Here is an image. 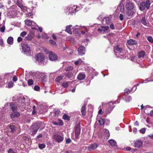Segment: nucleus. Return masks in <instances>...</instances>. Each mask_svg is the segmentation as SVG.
Listing matches in <instances>:
<instances>
[{
	"instance_id": "f257e3e1",
	"label": "nucleus",
	"mask_w": 153,
	"mask_h": 153,
	"mask_svg": "<svg viewBox=\"0 0 153 153\" xmlns=\"http://www.w3.org/2000/svg\"><path fill=\"white\" fill-rule=\"evenodd\" d=\"M150 1L147 0L146 2H142L141 3L139 6V9L141 11L143 10L146 8L148 10L149 9L150 6Z\"/></svg>"
},
{
	"instance_id": "f03ea898",
	"label": "nucleus",
	"mask_w": 153,
	"mask_h": 153,
	"mask_svg": "<svg viewBox=\"0 0 153 153\" xmlns=\"http://www.w3.org/2000/svg\"><path fill=\"white\" fill-rule=\"evenodd\" d=\"M107 109L106 110V114H109L114 107V103L111 102H108L106 105Z\"/></svg>"
},
{
	"instance_id": "7ed1b4c3",
	"label": "nucleus",
	"mask_w": 153,
	"mask_h": 153,
	"mask_svg": "<svg viewBox=\"0 0 153 153\" xmlns=\"http://www.w3.org/2000/svg\"><path fill=\"white\" fill-rule=\"evenodd\" d=\"M21 46L25 52H28L30 51V46L26 43L23 42L21 43Z\"/></svg>"
},
{
	"instance_id": "20e7f679",
	"label": "nucleus",
	"mask_w": 153,
	"mask_h": 153,
	"mask_svg": "<svg viewBox=\"0 0 153 153\" xmlns=\"http://www.w3.org/2000/svg\"><path fill=\"white\" fill-rule=\"evenodd\" d=\"M53 138L56 142L58 143H60L63 140L64 137L63 135L61 136L58 134H56L54 135Z\"/></svg>"
},
{
	"instance_id": "39448f33",
	"label": "nucleus",
	"mask_w": 153,
	"mask_h": 153,
	"mask_svg": "<svg viewBox=\"0 0 153 153\" xmlns=\"http://www.w3.org/2000/svg\"><path fill=\"white\" fill-rule=\"evenodd\" d=\"M134 10H127L126 13H124V18L127 19H130L132 18L134 13Z\"/></svg>"
},
{
	"instance_id": "423d86ee",
	"label": "nucleus",
	"mask_w": 153,
	"mask_h": 153,
	"mask_svg": "<svg viewBox=\"0 0 153 153\" xmlns=\"http://www.w3.org/2000/svg\"><path fill=\"white\" fill-rule=\"evenodd\" d=\"M125 7L126 10H134L135 7L133 3L131 1L128 2Z\"/></svg>"
},
{
	"instance_id": "0eeeda50",
	"label": "nucleus",
	"mask_w": 153,
	"mask_h": 153,
	"mask_svg": "<svg viewBox=\"0 0 153 153\" xmlns=\"http://www.w3.org/2000/svg\"><path fill=\"white\" fill-rule=\"evenodd\" d=\"M48 53L49 59L51 61H55L57 59V56L54 52L49 51Z\"/></svg>"
},
{
	"instance_id": "6e6552de",
	"label": "nucleus",
	"mask_w": 153,
	"mask_h": 153,
	"mask_svg": "<svg viewBox=\"0 0 153 153\" xmlns=\"http://www.w3.org/2000/svg\"><path fill=\"white\" fill-rule=\"evenodd\" d=\"M80 125L78 124L76 126L75 128V134L76 138L77 139L79 138V136L80 134Z\"/></svg>"
},
{
	"instance_id": "1a4fd4ad",
	"label": "nucleus",
	"mask_w": 153,
	"mask_h": 153,
	"mask_svg": "<svg viewBox=\"0 0 153 153\" xmlns=\"http://www.w3.org/2000/svg\"><path fill=\"white\" fill-rule=\"evenodd\" d=\"M44 59L43 55L41 53H38L36 56V59L39 63L41 62Z\"/></svg>"
},
{
	"instance_id": "9d476101",
	"label": "nucleus",
	"mask_w": 153,
	"mask_h": 153,
	"mask_svg": "<svg viewBox=\"0 0 153 153\" xmlns=\"http://www.w3.org/2000/svg\"><path fill=\"white\" fill-rule=\"evenodd\" d=\"M134 146L135 147L139 148L142 146L143 145V143L142 141L139 140H137L133 142Z\"/></svg>"
},
{
	"instance_id": "9b49d317",
	"label": "nucleus",
	"mask_w": 153,
	"mask_h": 153,
	"mask_svg": "<svg viewBox=\"0 0 153 153\" xmlns=\"http://www.w3.org/2000/svg\"><path fill=\"white\" fill-rule=\"evenodd\" d=\"M78 51L79 54L82 56L85 54V48L83 46H81L79 48Z\"/></svg>"
},
{
	"instance_id": "f8f14e48",
	"label": "nucleus",
	"mask_w": 153,
	"mask_h": 153,
	"mask_svg": "<svg viewBox=\"0 0 153 153\" xmlns=\"http://www.w3.org/2000/svg\"><path fill=\"white\" fill-rule=\"evenodd\" d=\"M25 21V24L29 26H36V25L34 21L26 19Z\"/></svg>"
},
{
	"instance_id": "ddd939ff",
	"label": "nucleus",
	"mask_w": 153,
	"mask_h": 153,
	"mask_svg": "<svg viewBox=\"0 0 153 153\" xmlns=\"http://www.w3.org/2000/svg\"><path fill=\"white\" fill-rule=\"evenodd\" d=\"M108 142L109 145L112 147L115 148L117 146L116 141L114 140H108Z\"/></svg>"
},
{
	"instance_id": "4468645a",
	"label": "nucleus",
	"mask_w": 153,
	"mask_h": 153,
	"mask_svg": "<svg viewBox=\"0 0 153 153\" xmlns=\"http://www.w3.org/2000/svg\"><path fill=\"white\" fill-rule=\"evenodd\" d=\"M85 77V74L83 72L79 74L77 77V79L79 80H83Z\"/></svg>"
},
{
	"instance_id": "2eb2a0df",
	"label": "nucleus",
	"mask_w": 153,
	"mask_h": 153,
	"mask_svg": "<svg viewBox=\"0 0 153 153\" xmlns=\"http://www.w3.org/2000/svg\"><path fill=\"white\" fill-rule=\"evenodd\" d=\"M114 51L116 53H121L123 51L122 48L120 47L118 45H117L115 47L114 49Z\"/></svg>"
},
{
	"instance_id": "dca6fc26",
	"label": "nucleus",
	"mask_w": 153,
	"mask_h": 153,
	"mask_svg": "<svg viewBox=\"0 0 153 153\" xmlns=\"http://www.w3.org/2000/svg\"><path fill=\"white\" fill-rule=\"evenodd\" d=\"M10 108L12 109L13 111H16L17 110V107L13 102H11L9 105Z\"/></svg>"
},
{
	"instance_id": "f3484780",
	"label": "nucleus",
	"mask_w": 153,
	"mask_h": 153,
	"mask_svg": "<svg viewBox=\"0 0 153 153\" xmlns=\"http://www.w3.org/2000/svg\"><path fill=\"white\" fill-rule=\"evenodd\" d=\"M34 34L32 33H30L26 37V39L28 41L31 40L33 38Z\"/></svg>"
},
{
	"instance_id": "a211bd4d",
	"label": "nucleus",
	"mask_w": 153,
	"mask_h": 153,
	"mask_svg": "<svg viewBox=\"0 0 153 153\" xmlns=\"http://www.w3.org/2000/svg\"><path fill=\"white\" fill-rule=\"evenodd\" d=\"M98 146V144L94 143L92 144L91 146L89 147L88 150L89 151H91L92 150L95 149Z\"/></svg>"
},
{
	"instance_id": "6ab92c4d",
	"label": "nucleus",
	"mask_w": 153,
	"mask_h": 153,
	"mask_svg": "<svg viewBox=\"0 0 153 153\" xmlns=\"http://www.w3.org/2000/svg\"><path fill=\"white\" fill-rule=\"evenodd\" d=\"M118 8L120 9V11L123 13L124 11V4L123 3H121L118 6Z\"/></svg>"
},
{
	"instance_id": "aec40b11",
	"label": "nucleus",
	"mask_w": 153,
	"mask_h": 153,
	"mask_svg": "<svg viewBox=\"0 0 153 153\" xmlns=\"http://www.w3.org/2000/svg\"><path fill=\"white\" fill-rule=\"evenodd\" d=\"M128 44L129 45H132L136 44L137 42L135 40L130 39L127 41Z\"/></svg>"
},
{
	"instance_id": "412c9836",
	"label": "nucleus",
	"mask_w": 153,
	"mask_h": 153,
	"mask_svg": "<svg viewBox=\"0 0 153 153\" xmlns=\"http://www.w3.org/2000/svg\"><path fill=\"white\" fill-rule=\"evenodd\" d=\"M81 112L83 115H85L86 114V107L85 105L82 106L81 109Z\"/></svg>"
},
{
	"instance_id": "4be33fe9",
	"label": "nucleus",
	"mask_w": 153,
	"mask_h": 153,
	"mask_svg": "<svg viewBox=\"0 0 153 153\" xmlns=\"http://www.w3.org/2000/svg\"><path fill=\"white\" fill-rule=\"evenodd\" d=\"M72 26V25H70L66 27L65 29V31H67L69 34H71L72 33V32L71 31V27Z\"/></svg>"
},
{
	"instance_id": "5701e85b",
	"label": "nucleus",
	"mask_w": 153,
	"mask_h": 153,
	"mask_svg": "<svg viewBox=\"0 0 153 153\" xmlns=\"http://www.w3.org/2000/svg\"><path fill=\"white\" fill-rule=\"evenodd\" d=\"M145 52L143 51L140 52L138 53V56L140 58H143L145 55Z\"/></svg>"
},
{
	"instance_id": "b1692460",
	"label": "nucleus",
	"mask_w": 153,
	"mask_h": 153,
	"mask_svg": "<svg viewBox=\"0 0 153 153\" xmlns=\"http://www.w3.org/2000/svg\"><path fill=\"white\" fill-rule=\"evenodd\" d=\"M7 42L9 44H12L13 43V38L12 37H8L7 40Z\"/></svg>"
},
{
	"instance_id": "393cba45",
	"label": "nucleus",
	"mask_w": 153,
	"mask_h": 153,
	"mask_svg": "<svg viewBox=\"0 0 153 153\" xmlns=\"http://www.w3.org/2000/svg\"><path fill=\"white\" fill-rule=\"evenodd\" d=\"M9 128L10 130V131L11 132H14L16 130V127L13 125L10 126Z\"/></svg>"
},
{
	"instance_id": "a878e982",
	"label": "nucleus",
	"mask_w": 153,
	"mask_h": 153,
	"mask_svg": "<svg viewBox=\"0 0 153 153\" xmlns=\"http://www.w3.org/2000/svg\"><path fill=\"white\" fill-rule=\"evenodd\" d=\"M98 30L99 31H100L101 33H104L105 31V27L102 26L101 27V28L98 29Z\"/></svg>"
},
{
	"instance_id": "bb28decb",
	"label": "nucleus",
	"mask_w": 153,
	"mask_h": 153,
	"mask_svg": "<svg viewBox=\"0 0 153 153\" xmlns=\"http://www.w3.org/2000/svg\"><path fill=\"white\" fill-rule=\"evenodd\" d=\"M39 128V127L38 126H37L36 127V129H34V128L33 129V132L32 134V135H35L36 134V133L38 131V129Z\"/></svg>"
},
{
	"instance_id": "cd10ccee",
	"label": "nucleus",
	"mask_w": 153,
	"mask_h": 153,
	"mask_svg": "<svg viewBox=\"0 0 153 153\" xmlns=\"http://www.w3.org/2000/svg\"><path fill=\"white\" fill-rule=\"evenodd\" d=\"M82 62V60L81 59H78L77 61L74 62V64L76 65H80Z\"/></svg>"
},
{
	"instance_id": "c85d7f7f",
	"label": "nucleus",
	"mask_w": 153,
	"mask_h": 153,
	"mask_svg": "<svg viewBox=\"0 0 153 153\" xmlns=\"http://www.w3.org/2000/svg\"><path fill=\"white\" fill-rule=\"evenodd\" d=\"M98 121L101 125H102L104 124L105 120L104 119H100Z\"/></svg>"
},
{
	"instance_id": "c756f323",
	"label": "nucleus",
	"mask_w": 153,
	"mask_h": 153,
	"mask_svg": "<svg viewBox=\"0 0 153 153\" xmlns=\"http://www.w3.org/2000/svg\"><path fill=\"white\" fill-rule=\"evenodd\" d=\"M74 67L72 66H69L65 68L66 71H69L73 70Z\"/></svg>"
},
{
	"instance_id": "7c9ffc66",
	"label": "nucleus",
	"mask_w": 153,
	"mask_h": 153,
	"mask_svg": "<svg viewBox=\"0 0 153 153\" xmlns=\"http://www.w3.org/2000/svg\"><path fill=\"white\" fill-rule=\"evenodd\" d=\"M66 74V76L69 78H71L73 76V74L71 72L68 73Z\"/></svg>"
},
{
	"instance_id": "2f4dec72",
	"label": "nucleus",
	"mask_w": 153,
	"mask_h": 153,
	"mask_svg": "<svg viewBox=\"0 0 153 153\" xmlns=\"http://www.w3.org/2000/svg\"><path fill=\"white\" fill-rule=\"evenodd\" d=\"M141 22L144 25H146V23L145 20V17L144 16L143 17L142 19L141 20Z\"/></svg>"
},
{
	"instance_id": "473e14b6",
	"label": "nucleus",
	"mask_w": 153,
	"mask_h": 153,
	"mask_svg": "<svg viewBox=\"0 0 153 153\" xmlns=\"http://www.w3.org/2000/svg\"><path fill=\"white\" fill-rule=\"evenodd\" d=\"M63 118L66 120H69V118L68 116L66 114H64L62 116Z\"/></svg>"
},
{
	"instance_id": "72a5a7b5",
	"label": "nucleus",
	"mask_w": 153,
	"mask_h": 153,
	"mask_svg": "<svg viewBox=\"0 0 153 153\" xmlns=\"http://www.w3.org/2000/svg\"><path fill=\"white\" fill-rule=\"evenodd\" d=\"M27 83L29 85H32L33 83V81L31 79H29L27 80Z\"/></svg>"
},
{
	"instance_id": "f704fd0d",
	"label": "nucleus",
	"mask_w": 153,
	"mask_h": 153,
	"mask_svg": "<svg viewBox=\"0 0 153 153\" xmlns=\"http://www.w3.org/2000/svg\"><path fill=\"white\" fill-rule=\"evenodd\" d=\"M106 138L108 139L110 135V133L109 131L107 129H106Z\"/></svg>"
},
{
	"instance_id": "c9c22d12",
	"label": "nucleus",
	"mask_w": 153,
	"mask_h": 153,
	"mask_svg": "<svg viewBox=\"0 0 153 153\" xmlns=\"http://www.w3.org/2000/svg\"><path fill=\"white\" fill-rule=\"evenodd\" d=\"M45 147V145L44 144H39V147L40 149H42Z\"/></svg>"
},
{
	"instance_id": "e433bc0d",
	"label": "nucleus",
	"mask_w": 153,
	"mask_h": 153,
	"mask_svg": "<svg viewBox=\"0 0 153 153\" xmlns=\"http://www.w3.org/2000/svg\"><path fill=\"white\" fill-rule=\"evenodd\" d=\"M60 111L58 110H55L54 111V115L55 116H58L60 114Z\"/></svg>"
},
{
	"instance_id": "4c0bfd02",
	"label": "nucleus",
	"mask_w": 153,
	"mask_h": 153,
	"mask_svg": "<svg viewBox=\"0 0 153 153\" xmlns=\"http://www.w3.org/2000/svg\"><path fill=\"white\" fill-rule=\"evenodd\" d=\"M63 76H61L56 77L55 79V81L56 82H59L60 80L62 79Z\"/></svg>"
},
{
	"instance_id": "58836bf2",
	"label": "nucleus",
	"mask_w": 153,
	"mask_h": 153,
	"mask_svg": "<svg viewBox=\"0 0 153 153\" xmlns=\"http://www.w3.org/2000/svg\"><path fill=\"white\" fill-rule=\"evenodd\" d=\"M62 85L64 88H66L68 86V82H64L62 84Z\"/></svg>"
},
{
	"instance_id": "ea45409f",
	"label": "nucleus",
	"mask_w": 153,
	"mask_h": 153,
	"mask_svg": "<svg viewBox=\"0 0 153 153\" xmlns=\"http://www.w3.org/2000/svg\"><path fill=\"white\" fill-rule=\"evenodd\" d=\"M147 39L149 42L151 43H153V38L151 36H148Z\"/></svg>"
},
{
	"instance_id": "a19ab883",
	"label": "nucleus",
	"mask_w": 153,
	"mask_h": 153,
	"mask_svg": "<svg viewBox=\"0 0 153 153\" xmlns=\"http://www.w3.org/2000/svg\"><path fill=\"white\" fill-rule=\"evenodd\" d=\"M13 83L12 82H10L8 83V86L9 88H12L13 86Z\"/></svg>"
},
{
	"instance_id": "79ce46f5",
	"label": "nucleus",
	"mask_w": 153,
	"mask_h": 153,
	"mask_svg": "<svg viewBox=\"0 0 153 153\" xmlns=\"http://www.w3.org/2000/svg\"><path fill=\"white\" fill-rule=\"evenodd\" d=\"M132 98L130 96H128L126 97V100L127 102H129L131 100Z\"/></svg>"
},
{
	"instance_id": "37998d69",
	"label": "nucleus",
	"mask_w": 153,
	"mask_h": 153,
	"mask_svg": "<svg viewBox=\"0 0 153 153\" xmlns=\"http://www.w3.org/2000/svg\"><path fill=\"white\" fill-rule=\"evenodd\" d=\"M13 114L15 117H18L20 116V114L17 112H13Z\"/></svg>"
},
{
	"instance_id": "c03bdc74",
	"label": "nucleus",
	"mask_w": 153,
	"mask_h": 153,
	"mask_svg": "<svg viewBox=\"0 0 153 153\" xmlns=\"http://www.w3.org/2000/svg\"><path fill=\"white\" fill-rule=\"evenodd\" d=\"M130 92V91L129 89H126L124 91V94L125 95H127Z\"/></svg>"
},
{
	"instance_id": "a18cd8bd",
	"label": "nucleus",
	"mask_w": 153,
	"mask_h": 153,
	"mask_svg": "<svg viewBox=\"0 0 153 153\" xmlns=\"http://www.w3.org/2000/svg\"><path fill=\"white\" fill-rule=\"evenodd\" d=\"M49 43L53 45H56V42L55 41H54L53 40L50 39L49 40Z\"/></svg>"
},
{
	"instance_id": "49530a36",
	"label": "nucleus",
	"mask_w": 153,
	"mask_h": 153,
	"mask_svg": "<svg viewBox=\"0 0 153 153\" xmlns=\"http://www.w3.org/2000/svg\"><path fill=\"white\" fill-rule=\"evenodd\" d=\"M27 35V32L25 31H23L20 34V36L22 37H24Z\"/></svg>"
},
{
	"instance_id": "de8ad7c7",
	"label": "nucleus",
	"mask_w": 153,
	"mask_h": 153,
	"mask_svg": "<svg viewBox=\"0 0 153 153\" xmlns=\"http://www.w3.org/2000/svg\"><path fill=\"white\" fill-rule=\"evenodd\" d=\"M34 90L36 91H39L40 89V87L38 85H35L34 88Z\"/></svg>"
},
{
	"instance_id": "09e8293b",
	"label": "nucleus",
	"mask_w": 153,
	"mask_h": 153,
	"mask_svg": "<svg viewBox=\"0 0 153 153\" xmlns=\"http://www.w3.org/2000/svg\"><path fill=\"white\" fill-rule=\"evenodd\" d=\"M146 130V129L145 128H143L141 129L140 130V132L142 134H144L145 133Z\"/></svg>"
},
{
	"instance_id": "8fccbe9b",
	"label": "nucleus",
	"mask_w": 153,
	"mask_h": 153,
	"mask_svg": "<svg viewBox=\"0 0 153 153\" xmlns=\"http://www.w3.org/2000/svg\"><path fill=\"white\" fill-rule=\"evenodd\" d=\"M5 30V27L4 26L2 27L0 29V31L1 32L3 33L4 32Z\"/></svg>"
},
{
	"instance_id": "3c124183",
	"label": "nucleus",
	"mask_w": 153,
	"mask_h": 153,
	"mask_svg": "<svg viewBox=\"0 0 153 153\" xmlns=\"http://www.w3.org/2000/svg\"><path fill=\"white\" fill-rule=\"evenodd\" d=\"M71 140L70 138L67 139L66 140V144H69L71 142Z\"/></svg>"
},
{
	"instance_id": "603ef678",
	"label": "nucleus",
	"mask_w": 153,
	"mask_h": 153,
	"mask_svg": "<svg viewBox=\"0 0 153 153\" xmlns=\"http://www.w3.org/2000/svg\"><path fill=\"white\" fill-rule=\"evenodd\" d=\"M4 82L1 79V76H0V86H1L4 84Z\"/></svg>"
},
{
	"instance_id": "864d4df0",
	"label": "nucleus",
	"mask_w": 153,
	"mask_h": 153,
	"mask_svg": "<svg viewBox=\"0 0 153 153\" xmlns=\"http://www.w3.org/2000/svg\"><path fill=\"white\" fill-rule=\"evenodd\" d=\"M17 80V78L16 76H14L13 78V80L14 82H16Z\"/></svg>"
},
{
	"instance_id": "5fc2aeb1",
	"label": "nucleus",
	"mask_w": 153,
	"mask_h": 153,
	"mask_svg": "<svg viewBox=\"0 0 153 153\" xmlns=\"http://www.w3.org/2000/svg\"><path fill=\"white\" fill-rule=\"evenodd\" d=\"M124 17H124L123 16V15L122 14H120V15L119 18H120V19L121 20V21L123 20V19Z\"/></svg>"
},
{
	"instance_id": "6e6d98bb",
	"label": "nucleus",
	"mask_w": 153,
	"mask_h": 153,
	"mask_svg": "<svg viewBox=\"0 0 153 153\" xmlns=\"http://www.w3.org/2000/svg\"><path fill=\"white\" fill-rule=\"evenodd\" d=\"M76 12V10L75 9H73V10L71 11L68 14V15H72V13H75Z\"/></svg>"
},
{
	"instance_id": "4d7b16f0",
	"label": "nucleus",
	"mask_w": 153,
	"mask_h": 153,
	"mask_svg": "<svg viewBox=\"0 0 153 153\" xmlns=\"http://www.w3.org/2000/svg\"><path fill=\"white\" fill-rule=\"evenodd\" d=\"M59 123H58V125L60 126H62L63 125V123L62 121L61 120H59Z\"/></svg>"
},
{
	"instance_id": "13d9d810",
	"label": "nucleus",
	"mask_w": 153,
	"mask_h": 153,
	"mask_svg": "<svg viewBox=\"0 0 153 153\" xmlns=\"http://www.w3.org/2000/svg\"><path fill=\"white\" fill-rule=\"evenodd\" d=\"M22 40V38L21 37H18L17 39V41L18 42H19Z\"/></svg>"
},
{
	"instance_id": "bf43d9fd",
	"label": "nucleus",
	"mask_w": 153,
	"mask_h": 153,
	"mask_svg": "<svg viewBox=\"0 0 153 153\" xmlns=\"http://www.w3.org/2000/svg\"><path fill=\"white\" fill-rule=\"evenodd\" d=\"M8 153H15L13 151L12 149H10L8 151Z\"/></svg>"
},
{
	"instance_id": "052dcab7",
	"label": "nucleus",
	"mask_w": 153,
	"mask_h": 153,
	"mask_svg": "<svg viewBox=\"0 0 153 153\" xmlns=\"http://www.w3.org/2000/svg\"><path fill=\"white\" fill-rule=\"evenodd\" d=\"M110 27L111 29H114V25H113V24L112 23L110 25Z\"/></svg>"
},
{
	"instance_id": "680f3d73",
	"label": "nucleus",
	"mask_w": 153,
	"mask_h": 153,
	"mask_svg": "<svg viewBox=\"0 0 153 153\" xmlns=\"http://www.w3.org/2000/svg\"><path fill=\"white\" fill-rule=\"evenodd\" d=\"M148 136L151 139L153 140V133L150 134L148 135Z\"/></svg>"
},
{
	"instance_id": "e2e57ef3",
	"label": "nucleus",
	"mask_w": 153,
	"mask_h": 153,
	"mask_svg": "<svg viewBox=\"0 0 153 153\" xmlns=\"http://www.w3.org/2000/svg\"><path fill=\"white\" fill-rule=\"evenodd\" d=\"M149 115L152 117H153V110L150 112Z\"/></svg>"
},
{
	"instance_id": "0e129e2a",
	"label": "nucleus",
	"mask_w": 153,
	"mask_h": 153,
	"mask_svg": "<svg viewBox=\"0 0 153 153\" xmlns=\"http://www.w3.org/2000/svg\"><path fill=\"white\" fill-rule=\"evenodd\" d=\"M51 36L52 37V38L54 39H56V36L55 35V34H52L51 35Z\"/></svg>"
},
{
	"instance_id": "69168bd1",
	"label": "nucleus",
	"mask_w": 153,
	"mask_h": 153,
	"mask_svg": "<svg viewBox=\"0 0 153 153\" xmlns=\"http://www.w3.org/2000/svg\"><path fill=\"white\" fill-rule=\"evenodd\" d=\"M110 123V121L109 120L107 119L106 120V125H108Z\"/></svg>"
},
{
	"instance_id": "338daca9",
	"label": "nucleus",
	"mask_w": 153,
	"mask_h": 153,
	"mask_svg": "<svg viewBox=\"0 0 153 153\" xmlns=\"http://www.w3.org/2000/svg\"><path fill=\"white\" fill-rule=\"evenodd\" d=\"M47 77V76L46 75H44V76H42V77L41 78H42V79L44 80Z\"/></svg>"
},
{
	"instance_id": "774afa93",
	"label": "nucleus",
	"mask_w": 153,
	"mask_h": 153,
	"mask_svg": "<svg viewBox=\"0 0 153 153\" xmlns=\"http://www.w3.org/2000/svg\"><path fill=\"white\" fill-rule=\"evenodd\" d=\"M3 42L2 39H0V45H3Z\"/></svg>"
}]
</instances>
